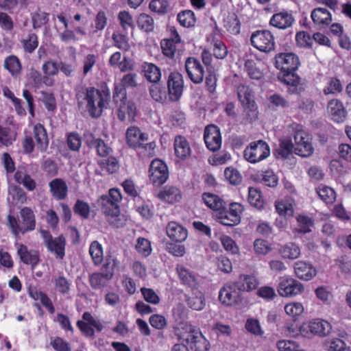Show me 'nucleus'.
<instances>
[{"label": "nucleus", "instance_id": "bf43d9fd", "mask_svg": "<svg viewBox=\"0 0 351 351\" xmlns=\"http://www.w3.org/2000/svg\"><path fill=\"white\" fill-rule=\"evenodd\" d=\"M89 253L95 265H99L102 262L104 255L103 247L97 241H94L91 243L89 247Z\"/></svg>", "mask_w": 351, "mask_h": 351}, {"label": "nucleus", "instance_id": "bb28decb", "mask_svg": "<svg viewBox=\"0 0 351 351\" xmlns=\"http://www.w3.org/2000/svg\"><path fill=\"white\" fill-rule=\"evenodd\" d=\"M28 295L35 301L39 300L41 304L47 310L49 313L53 314L56 311L51 300L45 292L39 290L36 287H30L28 289Z\"/></svg>", "mask_w": 351, "mask_h": 351}, {"label": "nucleus", "instance_id": "c9c22d12", "mask_svg": "<svg viewBox=\"0 0 351 351\" xmlns=\"http://www.w3.org/2000/svg\"><path fill=\"white\" fill-rule=\"evenodd\" d=\"M294 201L291 197H285L275 202V208L277 213L285 217H291L293 215Z\"/></svg>", "mask_w": 351, "mask_h": 351}, {"label": "nucleus", "instance_id": "6e6d98bb", "mask_svg": "<svg viewBox=\"0 0 351 351\" xmlns=\"http://www.w3.org/2000/svg\"><path fill=\"white\" fill-rule=\"evenodd\" d=\"M244 69L251 79L258 80L263 78V73L256 66V63L254 60H246L244 63Z\"/></svg>", "mask_w": 351, "mask_h": 351}, {"label": "nucleus", "instance_id": "1a4fd4ad", "mask_svg": "<svg viewBox=\"0 0 351 351\" xmlns=\"http://www.w3.org/2000/svg\"><path fill=\"white\" fill-rule=\"evenodd\" d=\"M210 48L204 49L201 53L202 63L206 67H211L213 57L217 60H223L228 55V49L223 41L213 39Z\"/></svg>", "mask_w": 351, "mask_h": 351}, {"label": "nucleus", "instance_id": "2eb2a0df", "mask_svg": "<svg viewBox=\"0 0 351 351\" xmlns=\"http://www.w3.org/2000/svg\"><path fill=\"white\" fill-rule=\"evenodd\" d=\"M76 326L83 335L86 337H93L95 336V329L101 332L104 328L102 324L99 320L95 319L88 311L82 314V320H78Z\"/></svg>", "mask_w": 351, "mask_h": 351}, {"label": "nucleus", "instance_id": "e433bc0d", "mask_svg": "<svg viewBox=\"0 0 351 351\" xmlns=\"http://www.w3.org/2000/svg\"><path fill=\"white\" fill-rule=\"evenodd\" d=\"M308 329L313 334L324 337L330 332L331 326L330 324L326 320L316 319L308 323Z\"/></svg>", "mask_w": 351, "mask_h": 351}, {"label": "nucleus", "instance_id": "f257e3e1", "mask_svg": "<svg viewBox=\"0 0 351 351\" xmlns=\"http://www.w3.org/2000/svg\"><path fill=\"white\" fill-rule=\"evenodd\" d=\"M275 66L279 71L278 80L289 87L293 94L300 95L304 88L300 84L301 78L295 73L300 66V61L293 53H279L275 56Z\"/></svg>", "mask_w": 351, "mask_h": 351}, {"label": "nucleus", "instance_id": "72a5a7b5", "mask_svg": "<svg viewBox=\"0 0 351 351\" xmlns=\"http://www.w3.org/2000/svg\"><path fill=\"white\" fill-rule=\"evenodd\" d=\"M147 139V135L142 133L138 127H129L126 131L127 143L131 147L134 148L136 146H138L141 141H145Z\"/></svg>", "mask_w": 351, "mask_h": 351}, {"label": "nucleus", "instance_id": "37998d69", "mask_svg": "<svg viewBox=\"0 0 351 351\" xmlns=\"http://www.w3.org/2000/svg\"><path fill=\"white\" fill-rule=\"evenodd\" d=\"M111 278V274H106L104 272H96L90 276L89 282L93 289H99L105 287Z\"/></svg>", "mask_w": 351, "mask_h": 351}, {"label": "nucleus", "instance_id": "a19ab883", "mask_svg": "<svg viewBox=\"0 0 351 351\" xmlns=\"http://www.w3.org/2000/svg\"><path fill=\"white\" fill-rule=\"evenodd\" d=\"M223 27L231 34H239L241 31V22L237 14L229 13L223 19Z\"/></svg>", "mask_w": 351, "mask_h": 351}, {"label": "nucleus", "instance_id": "0eeeda50", "mask_svg": "<svg viewBox=\"0 0 351 351\" xmlns=\"http://www.w3.org/2000/svg\"><path fill=\"white\" fill-rule=\"evenodd\" d=\"M250 43L253 47L261 52L269 53L275 50V37L267 29L256 30L252 32Z\"/></svg>", "mask_w": 351, "mask_h": 351}, {"label": "nucleus", "instance_id": "49530a36", "mask_svg": "<svg viewBox=\"0 0 351 351\" xmlns=\"http://www.w3.org/2000/svg\"><path fill=\"white\" fill-rule=\"evenodd\" d=\"M8 192L13 204H23L27 202V194L19 185L10 186Z\"/></svg>", "mask_w": 351, "mask_h": 351}, {"label": "nucleus", "instance_id": "a878e982", "mask_svg": "<svg viewBox=\"0 0 351 351\" xmlns=\"http://www.w3.org/2000/svg\"><path fill=\"white\" fill-rule=\"evenodd\" d=\"M176 271L178 278L183 285L191 288L193 291L198 288L199 282L197 278L192 271L181 265H177Z\"/></svg>", "mask_w": 351, "mask_h": 351}, {"label": "nucleus", "instance_id": "603ef678", "mask_svg": "<svg viewBox=\"0 0 351 351\" xmlns=\"http://www.w3.org/2000/svg\"><path fill=\"white\" fill-rule=\"evenodd\" d=\"M280 254L285 258L295 259L300 254V249L295 243H289L280 247Z\"/></svg>", "mask_w": 351, "mask_h": 351}, {"label": "nucleus", "instance_id": "4be33fe9", "mask_svg": "<svg viewBox=\"0 0 351 351\" xmlns=\"http://www.w3.org/2000/svg\"><path fill=\"white\" fill-rule=\"evenodd\" d=\"M14 179L19 184H22L27 191H33L36 188V181L28 173L25 167L19 165L15 173Z\"/></svg>", "mask_w": 351, "mask_h": 351}, {"label": "nucleus", "instance_id": "393cba45", "mask_svg": "<svg viewBox=\"0 0 351 351\" xmlns=\"http://www.w3.org/2000/svg\"><path fill=\"white\" fill-rule=\"evenodd\" d=\"M166 232L171 241L177 243L184 241L188 236L187 230L176 221H170L167 224Z\"/></svg>", "mask_w": 351, "mask_h": 351}, {"label": "nucleus", "instance_id": "f704fd0d", "mask_svg": "<svg viewBox=\"0 0 351 351\" xmlns=\"http://www.w3.org/2000/svg\"><path fill=\"white\" fill-rule=\"evenodd\" d=\"M49 186L50 191L56 199L58 200L64 199L67 196L68 186L66 183L60 178H56L51 180Z\"/></svg>", "mask_w": 351, "mask_h": 351}, {"label": "nucleus", "instance_id": "dca6fc26", "mask_svg": "<svg viewBox=\"0 0 351 351\" xmlns=\"http://www.w3.org/2000/svg\"><path fill=\"white\" fill-rule=\"evenodd\" d=\"M277 290L280 296L289 298L301 293L303 286L294 278L282 277L280 279Z\"/></svg>", "mask_w": 351, "mask_h": 351}, {"label": "nucleus", "instance_id": "774afa93", "mask_svg": "<svg viewBox=\"0 0 351 351\" xmlns=\"http://www.w3.org/2000/svg\"><path fill=\"white\" fill-rule=\"evenodd\" d=\"M294 147L291 140L285 138L280 141L277 152L282 158H288L294 152Z\"/></svg>", "mask_w": 351, "mask_h": 351}, {"label": "nucleus", "instance_id": "58836bf2", "mask_svg": "<svg viewBox=\"0 0 351 351\" xmlns=\"http://www.w3.org/2000/svg\"><path fill=\"white\" fill-rule=\"evenodd\" d=\"M247 200L251 206L258 210L263 209L266 205V201L261 191L255 187L249 188Z\"/></svg>", "mask_w": 351, "mask_h": 351}, {"label": "nucleus", "instance_id": "13d9d810", "mask_svg": "<svg viewBox=\"0 0 351 351\" xmlns=\"http://www.w3.org/2000/svg\"><path fill=\"white\" fill-rule=\"evenodd\" d=\"M21 43L24 51L32 53L38 46V38L35 33L30 32L26 38L21 40Z\"/></svg>", "mask_w": 351, "mask_h": 351}, {"label": "nucleus", "instance_id": "39448f33", "mask_svg": "<svg viewBox=\"0 0 351 351\" xmlns=\"http://www.w3.org/2000/svg\"><path fill=\"white\" fill-rule=\"evenodd\" d=\"M122 199V195L119 189L112 188L107 195H102L97 199L101 212L106 216H118L120 213L119 204Z\"/></svg>", "mask_w": 351, "mask_h": 351}, {"label": "nucleus", "instance_id": "a18cd8bd", "mask_svg": "<svg viewBox=\"0 0 351 351\" xmlns=\"http://www.w3.org/2000/svg\"><path fill=\"white\" fill-rule=\"evenodd\" d=\"M316 193L326 204H332L336 200V192L332 188L326 185L320 184L316 189Z\"/></svg>", "mask_w": 351, "mask_h": 351}, {"label": "nucleus", "instance_id": "5701e85b", "mask_svg": "<svg viewBox=\"0 0 351 351\" xmlns=\"http://www.w3.org/2000/svg\"><path fill=\"white\" fill-rule=\"evenodd\" d=\"M117 106V117L119 121L128 120L129 122L134 121L136 116V106L134 101L128 100L120 104Z\"/></svg>", "mask_w": 351, "mask_h": 351}, {"label": "nucleus", "instance_id": "cd10ccee", "mask_svg": "<svg viewBox=\"0 0 351 351\" xmlns=\"http://www.w3.org/2000/svg\"><path fill=\"white\" fill-rule=\"evenodd\" d=\"M314 24L320 28L328 26L332 22V14L325 8H316L311 14Z\"/></svg>", "mask_w": 351, "mask_h": 351}, {"label": "nucleus", "instance_id": "ddd939ff", "mask_svg": "<svg viewBox=\"0 0 351 351\" xmlns=\"http://www.w3.org/2000/svg\"><path fill=\"white\" fill-rule=\"evenodd\" d=\"M149 178L155 186L163 184L169 178V169L166 163L158 158L153 160L149 169Z\"/></svg>", "mask_w": 351, "mask_h": 351}, {"label": "nucleus", "instance_id": "338daca9", "mask_svg": "<svg viewBox=\"0 0 351 351\" xmlns=\"http://www.w3.org/2000/svg\"><path fill=\"white\" fill-rule=\"evenodd\" d=\"M14 140L15 137L12 129L0 124V144L8 147L11 145Z\"/></svg>", "mask_w": 351, "mask_h": 351}, {"label": "nucleus", "instance_id": "9b49d317", "mask_svg": "<svg viewBox=\"0 0 351 351\" xmlns=\"http://www.w3.org/2000/svg\"><path fill=\"white\" fill-rule=\"evenodd\" d=\"M219 300L224 306H234L241 303L243 298L241 291L233 281L226 282L220 289Z\"/></svg>", "mask_w": 351, "mask_h": 351}, {"label": "nucleus", "instance_id": "f8f14e48", "mask_svg": "<svg viewBox=\"0 0 351 351\" xmlns=\"http://www.w3.org/2000/svg\"><path fill=\"white\" fill-rule=\"evenodd\" d=\"M184 69L187 77L195 84H201L204 79L205 70L200 60L194 56H189L184 61Z\"/></svg>", "mask_w": 351, "mask_h": 351}, {"label": "nucleus", "instance_id": "de8ad7c7", "mask_svg": "<svg viewBox=\"0 0 351 351\" xmlns=\"http://www.w3.org/2000/svg\"><path fill=\"white\" fill-rule=\"evenodd\" d=\"M178 42L173 39L164 38L160 41V47L162 54L169 59L173 60L175 58Z\"/></svg>", "mask_w": 351, "mask_h": 351}, {"label": "nucleus", "instance_id": "79ce46f5", "mask_svg": "<svg viewBox=\"0 0 351 351\" xmlns=\"http://www.w3.org/2000/svg\"><path fill=\"white\" fill-rule=\"evenodd\" d=\"M306 134L302 130H298L293 135L295 141L294 153L300 156H306L304 152L307 147Z\"/></svg>", "mask_w": 351, "mask_h": 351}, {"label": "nucleus", "instance_id": "864d4df0", "mask_svg": "<svg viewBox=\"0 0 351 351\" xmlns=\"http://www.w3.org/2000/svg\"><path fill=\"white\" fill-rule=\"evenodd\" d=\"M178 21L179 23L184 27H190L195 25L196 18L195 14L191 10H184L178 14Z\"/></svg>", "mask_w": 351, "mask_h": 351}, {"label": "nucleus", "instance_id": "b1692460", "mask_svg": "<svg viewBox=\"0 0 351 351\" xmlns=\"http://www.w3.org/2000/svg\"><path fill=\"white\" fill-rule=\"evenodd\" d=\"M33 136L38 150L45 152L49 147V138L47 130L41 123H36L33 128Z\"/></svg>", "mask_w": 351, "mask_h": 351}, {"label": "nucleus", "instance_id": "423d86ee", "mask_svg": "<svg viewBox=\"0 0 351 351\" xmlns=\"http://www.w3.org/2000/svg\"><path fill=\"white\" fill-rule=\"evenodd\" d=\"M40 232L48 252L53 254L56 259L62 260L66 254V239L65 237L61 234L56 237H53L47 230L42 229Z\"/></svg>", "mask_w": 351, "mask_h": 351}, {"label": "nucleus", "instance_id": "4468645a", "mask_svg": "<svg viewBox=\"0 0 351 351\" xmlns=\"http://www.w3.org/2000/svg\"><path fill=\"white\" fill-rule=\"evenodd\" d=\"M169 99L178 101L182 95L184 82L183 75L178 71L171 72L167 81Z\"/></svg>", "mask_w": 351, "mask_h": 351}, {"label": "nucleus", "instance_id": "e2e57ef3", "mask_svg": "<svg viewBox=\"0 0 351 351\" xmlns=\"http://www.w3.org/2000/svg\"><path fill=\"white\" fill-rule=\"evenodd\" d=\"M197 336L193 337V340L190 345L193 351H208L210 347L209 341L204 337L202 332L196 333Z\"/></svg>", "mask_w": 351, "mask_h": 351}, {"label": "nucleus", "instance_id": "7ed1b4c3", "mask_svg": "<svg viewBox=\"0 0 351 351\" xmlns=\"http://www.w3.org/2000/svg\"><path fill=\"white\" fill-rule=\"evenodd\" d=\"M36 226V215L33 210L28 206L22 208L19 216L8 215L7 217V226L16 239H18L20 234L34 230Z\"/></svg>", "mask_w": 351, "mask_h": 351}, {"label": "nucleus", "instance_id": "4d7b16f0", "mask_svg": "<svg viewBox=\"0 0 351 351\" xmlns=\"http://www.w3.org/2000/svg\"><path fill=\"white\" fill-rule=\"evenodd\" d=\"M55 289L59 293L65 295L69 294L71 291V282L62 274L56 278L53 281Z\"/></svg>", "mask_w": 351, "mask_h": 351}, {"label": "nucleus", "instance_id": "6ab92c4d", "mask_svg": "<svg viewBox=\"0 0 351 351\" xmlns=\"http://www.w3.org/2000/svg\"><path fill=\"white\" fill-rule=\"evenodd\" d=\"M327 108L332 121L338 123L345 121L347 117V111L339 99H332L330 100Z\"/></svg>", "mask_w": 351, "mask_h": 351}, {"label": "nucleus", "instance_id": "680f3d73", "mask_svg": "<svg viewBox=\"0 0 351 351\" xmlns=\"http://www.w3.org/2000/svg\"><path fill=\"white\" fill-rule=\"evenodd\" d=\"M135 249L143 257L149 256L152 251L150 241L143 237H138L136 239Z\"/></svg>", "mask_w": 351, "mask_h": 351}, {"label": "nucleus", "instance_id": "0e129e2a", "mask_svg": "<svg viewBox=\"0 0 351 351\" xmlns=\"http://www.w3.org/2000/svg\"><path fill=\"white\" fill-rule=\"evenodd\" d=\"M66 144L69 149L79 152L82 146V137L77 132H71L66 135Z\"/></svg>", "mask_w": 351, "mask_h": 351}, {"label": "nucleus", "instance_id": "2f4dec72", "mask_svg": "<svg viewBox=\"0 0 351 351\" xmlns=\"http://www.w3.org/2000/svg\"><path fill=\"white\" fill-rule=\"evenodd\" d=\"M204 203L210 209L220 213L226 206V202L217 195L211 193H204L202 195Z\"/></svg>", "mask_w": 351, "mask_h": 351}, {"label": "nucleus", "instance_id": "c03bdc74", "mask_svg": "<svg viewBox=\"0 0 351 351\" xmlns=\"http://www.w3.org/2000/svg\"><path fill=\"white\" fill-rule=\"evenodd\" d=\"M193 295L186 300L189 308L195 311H202L205 306V298L202 291L195 289Z\"/></svg>", "mask_w": 351, "mask_h": 351}, {"label": "nucleus", "instance_id": "9d476101", "mask_svg": "<svg viewBox=\"0 0 351 351\" xmlns=\"http://www.w3.org/2000/svg\"><path fill=\"white\" fill-rule=\"evenodd\" d=\"M270 155L269 145L263 140H258L250 143L243 152L244 158L249 162L255 164L259 162Z\"/></svg>", "mask_w": 351, "mask_h": 351}, {"label": "nucleus", "instance_id": "f03ea898", "mask_svg": "<svg viewBox=\"0 0 351 351\" xmlns=\"http://www.w3.org/2000/svg\"><path fill=\"white\" fill-rule=\"evenodd\" d=\"M110 98L108 89L99 90L93 86H80L75 88V99L77 106H84L93 118L101 116Z\"/></svg>", "mask_w": 351, "mask_h": 351}, {"label": "nucleus", "instance_id": "3c124183", "mask_svg": "<svg viewBox=\"0 0 351 351\" xmlns=\"http://www.w3.org/2000/svg\"><path fill=\"white\" fill-rule=\"evenodd\" d=\"M156 143L152 141L148 143H144L141 141L138 146L134 149H136L138 155L141 158H151L155 154Z\"/></svg>", "mask_w": 351, "mask_h": 351}, {"label": "nucleus", "instance_id": "f3484780", "mask_svg": "<svg viewBox=\"0 0 351 351\" xmlns=\"http://www.w3.org/2000/svg\"><path fill=\"white\" fill-rule=\"evenodd\" d=\"M204 140L206 147L211 152L218 151L221 146L222 138L218 126L210 124L204 129Z\"/></svg>", "mask_w": 351, "mask_h": 351}, {"label": "nucleus", "instance_id": "ea45409f", "mask_svg": "<svg viewBox=\"0 0 351 351\" xmlns=\"http://www.w3.org/2000/svg\"><path fill=\"white\" fill-rule=\"evenodd\" d=\"M159 197L169 204H174L182 199L179 189L175 186H167L159 193Z\"/></svg>", "mask_w": 351, "mask_h": 351}, {"label": "nucleus", "instance_id": "412c9836", "mask_svg": "<svg viewBox=\"0 0 351 351\" xmlns=\"http://www.w3.org/2000/svg\"><path fill=\"white\" fill-rule=\"evenodd\" d=\"M200 332L199 330L188 324H182L174 328V335L177 338L189 345L195 339L193 337L197 336L196 333Z\"/></svg>", "mask_w": 351, "mask_h": 351}, {"label": "nucleus", "instance_id": "052dcab7", "mask_svg": "<svg viewBox=\"0 0 351 351\" xmlns=\"http://www.w3.org/2000/svg\"><path fill=\"white\" fill-rule=\"evenodd\" d=\"M32 26L34 29L40 28L49 21V14L38 10L31 14Z\"/></svg>", "mask_w": 351, "mask_h": 351}, {"label": "nucleus", "instance_id": "6e6552de", "mask_svg": "<svg viewBox=\"0 0 351 351\" xmlns=\"http://www.w3.org/2000/svg\"><path fill=\"white\" fill-rule=\"evenodd\" d=\"M243 210L244 207L241 204L232 202L229 204L228 208L226 206L220 213H217V221L226 226H237L241 222Z\"/></svg>", "mask_w": 351, "mask_h": 351}, {"label": "nucleus", "instance_id": "c85d7f7f", "mask_svg": "<svg viewBox=\"0 0 351 351\" xmlns=\"http://www.w3.org/2000/svg\"><path fill=\"white\" fill-rule=\"evenodd\" d=\"M293 15L287 11H282L274 14L270 21L269 24L276 28L285 29L290 27L294 22Z\"/></svg>", "mask_w": 351, "mask_h": 351}, {"label": "nucleus", "instance_id": "5fc2aeb1", "mask_svg": "<svg viewBox=\"0 0 351 351\" xmlns=\"http://www.w3.org/2000/svg\"><path fill=\"white\" fill-rule=\"evenodd\" d=\"M113 45L124 51H128L130 49L129 38L127 35L120 32H114L112 36Z\"/></svg>", "mask_w": 351, "mask_h": 351}, {"label": "nucleus", "instance_id": "20e7f679", "mask_svg": "<svg viewBox=\"0 0 351 351\" xmlns=\"http://www.w3.org/2000/svg\"><path fill=\"white\" fill-rule=\"evenodd\" d=\"M237 96L243 108L244 119L248 123H252L258 119V107L254 100L252 88L245 84H239L237 87Z\"/></svg>", "mask_w": 351, "mask_h": 351}, {"label": "nucleus", "instance_id": "09e8293b", "mask_svg": "<svg viewBox=\"0 0 351 351\" xmlns=\"http://www.w3.org/2000/svg\"><path fill=\"white\" fill-rule=\"evenodd\" d=\"M136 24L141 30L147 33L152 32L154 29V19L145 13H141L137 16Z\"/></svg>", "mask_w": 351, "mask_h": 351}, {"label": "nucleus", "instance_id": "8fccbe9b", "mask_svg": "<svg viewBox=\"0 0 351 351\" xmlns=\"http://www.w3.org/2000/svg\"><path fill=\"white\" fill-rule=\"evenodd\" d=\"M99 167L109 174L116 173L119 169V163L117 158L110 156L106 159L98 162Z\"/></svg>", "mask_w": 351, "mask_h": 351}, {"label": "nucleus", "instance_id": "7c9ffc66", "mask_svg": "<svg viewBox=\"0 0 351 351\" xmlns=\"http://www.w3.org/2000/svg\"><path fill=\"white\" fill-rule=\"evenodd\" d=\"M17 253L21 261L26 265H30L34 267L39 263L40 257L38 252L35 250H29L24 244L19 245Z\"/></svg>", "mask_w": 351, "mask_h": 351}, {"label": "nucleus", "instance_id": "c756f323", "mask_svg": "<svg viewBox=\"0 0 351 351\" xmlns=\"http://www.w3.org/2000/svg\"><path fill=\"white\" fill-rule=\"evenodd\" d=\"M86 145L90 149H95L100 157H106L112 152V149L101 138H95L93 134L86 141Z\"/></svg>", "mask_w": 351, "mask_h": 351}, {"label": "nucleus", "instance_id": "473e14b6", "mask_svg": "<svg viewBox=\"0 0 351 351\" xmlns=\"http://www.w3.org/2000/svg\"><path fill=\"white\" fill-rule=\"evenodd\" d=\"M142 71L145 78L151 83H158L160 82L162 76L160 69L154 63L143 62Z\"/></svg>", "mask_w": 351, "mask_h": 351}, {"label": "nucleus", "instance_id": "aec40b11", "mask_svg": "<svg viewBox=\"0 0 351 351\" xmlns=\"http://www.w3.org/2000/svg\"><path fill=\"white\" fill-rule=\"evenodd\" d=\"M173 148L175 156L180 160H184L191 156V148L188 140L184 136H175Z\"/></svg>", "mask_w": 351, "mask_h": 351}, {"label": "nucleus", "instance_id": "a211bd4d", "mask_svg": "<svg viewBox=\"0 0 351 351\" xmlns=\"http://www.w3.org/2000/svg\"><path fill=\"white\" fill-rule=\"evenodd\" d=\"M241 293L251 292L258 289L260 282L254 274H241L237 280L233 281Z\"/></svg>", "mask_w": 351, "mask_h": 351}, {"label": "nucleus", "instance_id": "4c0bfd02", "mask_svg": "<svg viewBox=\"0 0 351 351\" xmlns=\"http://www.w3.org/2000/svg\"><path fill=\"white\" fill-rule=\"evenodd\" d=\"M3 66L13 77H17L21 73V62L15 55H10L6 57L4 60Z\"/></svg>", "mask_w": 351, "mask_h": 351}, {"label": "nucleus", "instance_id": "69168bd1", "mask_svg": "<svg viewBox=\"0 0 351 351\" xmlns=\"http://www.w3.org/2000/svg\"><path fill=\"white\" fill-rule=\"evenodd\" d=\"M119 25L123 30L127 33L128 29L134 27V21L132 15L128 11H121L118 14Z\"/></svg>", "mask_w": 351, "mask_h": 351}]
</instances>
